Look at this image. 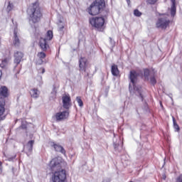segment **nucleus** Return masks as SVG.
<instances>
[{"mask_svg":"<svg viewBox=\"0 0 182 182\" xmlns=\"http://www.w3.org/2000/svg\"><path fill=\"white\" fill-rule=\"evenodd\" d=\"M140 76V74L137 71L132 70L129 72V90L130 93H134L136 96H138L139 99L143 102L144 100V94L143 93V89L140 86H137V78Z\"/></svg>","mask_w":182,"mask_h":182,"instance_id":"obj_1","label":"nucleus"},{"mask_svg":"<svg viewBox=\"0 0 182 182\" xmlns=\"http://www.w3.org/2000/svg\"><path fill=\"white\" fill-rule=\"evenodd\" d=\"M27 12L30 16V22L36 23L41 21L42 13H41V8H39L38 2H35L31 5L28 9Z\"/></svg>","mask_w":182,"mask_h":182,"instance_id":"obj_2","label":"nucleus"},{"mask_svg":"<svg viewBox=\"0 0 182 182\" xmlns=\"http://www.w3.org/2000/svg\"><path fill=\"white\" fill-rule=\"evenodd\" d=\"M105 8H106V1L105 0H95L87 9V11L90 15L95 16L102 14L105 11Z\"/></svg>","mask_w":182,"mask_h":182,"instance_id":"obj_3","label":"nucleus"},{"mask_svg":"<svg viewBox=\"0 0 182 182\" xmlns=\"http://www.w3.org/2000/svg\"><path fill=\"white\" fill-rule=\"evenodd\" d=\"M8 96H9L8 87L1 86L0 87V122L5 120V116H4V113H5V97H8Z\"/></svg>","mask_w":182,"mask_h":182,"instance_id":"obj_4","label":"nucleus"},{"mask_svg":"<svg viewBox=\"0 0 182 182\" xmlns=\"http://www.w3.org/2000/svg\"><path fill=\"white\" fill-rule=\"evenodd\" d=\"M23 60V53L21 51H16L14 53V72L16 73V75H19L21 73V69H22V64H21V62Z\"/></svg>","mask_w":182,"mask_h":182,"instance_id":"obj_5","label":"nucleus"},{"mask_svg":"<svg viewBox=\"0 0 182 182\" xmlns=\"http://www.w3.org/2000/svg\"><path fill=\"white\" fill-rule=\"evenodd\" d=\"M159 17L156 23V26L159 29H167L170 26V18H168V14H159Z\"/></svg>","mask_w":182,"mask_h":182,"instance_id":"obj_6","label":"nucleus"},{"mask_svg":"<svg viewBox=\"0 0 182 182\" xmlns=\"http://www.w3.org/2000/svg\"><path fill=\"white\" fill-rule=\"evenodd\" d=\"M52 39H53V31L50 30L47 31L45 38L42 37L40 38L39 46L41 50L46 52L48 49H49V44L48 43V41H52Z\"/></svg>","mask_w":182,"mask_h":182,"instance_id":"obj_7","label":"nucleus"},{"mask_svg":"<svg viewBox=\"0 0 182 182\" xmlns=\"http://www.w3.org/2000/svg\"><path fill=\"white\" fill-rule=\"evenodd\" d=\"M90 23L94 28H96L97 31L102 32L103 31V26H105V18L103 17H93L90 18Z\"/></svg>","mask_w":182,"mask_h":182,"instance_id":"obj_8","label":"nucleus"},{"mask_svg":"<svg viewBox=\"0 0 182 182\" xmlns=\"http://www.w3.org/2000/svg\"><path fill=\"white\" fill-rule=\"evenodd\" d=\"M53 182H65L66 180V171H55L52 178Z\"/></svg>","mask_w":182,"mask_h":182,"instance_id":"obj_9","label":"nucleus"},{"mask_svg":"<svg viewBox=\"0 0 182 182\" xmlns=\"http://www.w3.org/2000/svg\"><path fill=\"white\" fill-rule=\"evenodd\" d=\"M69 114H70L69 110L57 112L53 117V119H55L56 122H62V120H66V119L69 117Z\"/></svg>","mask_w":182,"mask_h":182,"instance_id":"obj_10","label":"nucleus"},{"mask_svg":"<svg viewBox=\"0 0 182 182\" xmlns=\"http://www.w3.org/2000/svg\"><path fill=\"white\" fill-rule=\"evenodd\" d=\"M63 100V107L65 109V110H69L70 107H72V99L70 98V95H65L62 97Z\"/></svg>","mask_w":182,"mask_h":182,"instance_id":"obj_11","label":"nucleus"},{"mask_svg":"<svg viewBox=\"0 0 182 182\" xmlns=\"http://www.w3.org/2000/svg\"><path fill=\"white\" fill-rule=\"evenodd\" d=\"M33 144H35V141L30 140L27 144L24 145L23 146V151L26 153V154H27L28 156L32 154V151L33 150Z\"/></svg>","mask_w":182,"mask_h":182,"instance_id":"obj_12","label":"nucleus"},{"mask_svg":"<svg viewBox=\"0 0 182 182\" xmlns=\"http://www.w3.org/2000/svg\"><path fill=\"white\" fill-rule=\"evenodd\" d=\"M60 163H62V159L55 157L50 162V168L53 171L56 167H60Z\"/></svg>","mask_w":182,"mask_h":182,"instance_id":"obj_13","label":"nucleus"},{"mask_svg":"<svg viewBox=\"0 0 182 182\" xmlns=\"http://www.w3.org/2000/svg\"><path fill=\"white\" fill-rule=\"evenodd\" d=\"M50 146L51 147H53L55 151L61 153V154H64V156L66 155V150H65V148H63V146H60V144H58L55 142H50Z\"/></svg>","mask_w":182,"mask_h":182,"instance_id":"obj_14","label":"nucleus"},{"mask_svg":"<svg viewBox=\"0 0 182 182\" xmlns=\"http://www.w3.org/2000/svg\"><path fill=\"white\" fill-rule=\"evenodd\" d=\"M80 70L86 72V68H87V59L86 58H81L79 60Z\"/></svg>","mask_w":182,"mask_h":182,"instance_id":"obj_15","label":"nucleus"},{"mask_svg":"<svg viewBox=\"0 0 182 182\" xmlns=\"http://www.w3.org/2000/svg\"><path fill=\"white\" fill-rule=\"evenodd\" d=\"M113 144H114V149L115 151H120V145L122 144V139H120V136H117L116 138V136L114 135V138L113 139Z\"/></svg>","mask_w":182,"mask_h":182,"instance_id":"obj_16","label":"nucleus"},{"mask_svg":"<svg viewBox=\"0 0 182 182\" xmlns=\"http://www.w3.org/2000/svg\"><path fill=\"white\" fill-rule=\"evenodd\" d=\"M30 95L33 99H38L41 95V92L36 88H33L30 90Z\"/></svg>","mask_w":182,"mask_h":182,"instance_id":"obj_17","label":"nucleus"},{"mask_svg":"<svg viewBox=\"0 0 182 182\" xmlns=\"http://www.w3.org/2000/svg\"><path fill=\"white\" fill-rule=\"evenodd\" d=\"M13 43L14 46H19L20 45V41H19V38L18 37V33L16 32V30H14V41Z\"/></svg>","mask_w":182,"mask_h":182,"instance_id":"obj_18","label":"nucleus"},{"mask_svg":"<svg viewBox=\"0 0 182 182\" xmlns=\"http://www.w3.org/2000/svg\"><path fill=\"white\" fill-rule=\"evenodd\" d=\"M111 72L112 76H119L120 72L119 71V68H117V65H112L111 68Z\"/></svg>","mask_w":182,"mask_h":182,"instance_id":"obj_19","label":"nucleus"},{"mask_svg":"<svg viewBox=\"0 0 182 182\" xmlns=\"http://www.w3.org/2000/svg\"><path fill=\"white\" fill-rule=\"evenodd\" d=\"M171 16H176V12L177 9L176 7V0H171Z\"/></svg>","mask_w":182,"mask_h":182,"instance_id":"obj_20","label":"nucleus"},{"mask_svg":"<svg viewBox=\"0 0 182 182\" xmlns=\"http://www.w3.org/2000/svg\"><path fill=\"white\" fill-rule=\"evenodd\" d=\"M149 76H150V70H149V68L144 69V77L145 80H149Z\"/></svg>","mask_w":182,"mask_h":182,"instance_id":"obj_21","label":"nucleus"},{"mask_svg":"<svg viewBox=\"0 0 182 182\" xmlns=\"http://www.w3.org/2000/svg\"><path fill=\"white\" fill-rule=\"evenodd\" d=\"M6 66H8V58H4L0 64V68L2 69H6Z\"/></svg>","mask_w":182,"mask_h":182,"instance_id":"obj_22","label":"nucleus"},{"mask_svg":"<svg viewBox=\"0 0 182 182\" xmlns=\"http://www.w3.org/2000/svg\"><path fill=\"white\" fill-rule=\"evenodd\" d=\"M172 119H173V127H174L176 132H180V127L177 124V122H176V118H174V117H173Z\"/></svg>","mask_w":182,"mask_h":182,"instance_id":"obj_23","label":"nucleus"},{"mask_svg":"<svg viewBox=\"0 0 182 182\" xmlns=\"http://www.w3.org/2000/svg\"><path fill=\"white\" fill-rule=\"evenodd\" d=\"M76 100L78 106H80V107H83V101L82 100V98L80 97H77Z\"/></svg>","mask_w":182,"mask_h":182,"instance_id":"obj_24","label":"nucleus"},{"mask_svg":"<svg viewBox=\"0 0 182 182\" xmlns=\"http://www.w3.org/2000/svg\"><path fill=\"white\" fill-rule=\"evenodd\" d=\"M12 9H14V4L11 1H9L6 11L7 12H11Z\"/></svg>","mask_w":182,"mask_h":182,"instance_id":"obj_25","label":"nucleus"},{"mask_svg":"<svg viewBox=\"0 0 182 182\" xmlns=\"http://www.w3.org/2000/svg\"><path fill=\"white\" fill-rule=\"evenodd\" d=\"M38 56L40 59H45L46 58V53L43 52H40L38 53Z\"/></svg>","mask_w":182,"mask_h":182,"instance_id":"obj_26","label":"nucleus"},{"mask_svg":"<svg viewBox=\"0 0 182 182\" xmlns=\"http://www.w3.org/2000/svg\"><path fill=\"white\" fill-rule=\"evenodd\" d=\"M150 82L154 86L156 83H157V80H156V77L154 75L150 77Z\"/></svg>","mask_w":182,"mask_h":182,"instance_id":"obj_27","label":"nucleus"},{"mask_svg":"<svg viewBox=\"0 0 182 182\" xmlns=\"http://www.w3.org/2000/svg\"><path fill=\"white\" fill-rule=\"evenodd\" d=\"M134 16L140 17V16L142 15V14L140 11H139V9H135L134 11Z\"/></svg>","mask_w":182,"mask_h":182,"instance_id":"obj_28","label":"nucleus"},{"mask_svg":"<svg viewBox=\"0 0 182 182\" xmlns=\"http://www.w3.org/2000/svg\"><path fill=\"white\" fill-rule=\"evenodd\" d=\"M63 29H65V26H61L60 27L58 28V31L60 32V35H63Z\"/></svg>","mask_w":182,"mask_h":182,"instance_id":"obj_29","label":"nucleus"},{"mask_svg":"<svg viewBox=\"0 0 182 182\" xmlns=\"http://www.w3.org/2000/svg\"><path fill=\"white\" fill-rule=\"evenodd\" d=\"M109 42H110V43H111V46H112V48L114 47V46L116 45V43H115L114 41L112 38H110V37H109Z\"/></svg>","mask_w":182,"mask_h":182,"instance_id":"obj_30","label":"nucleus"},{"mask_svg":"<svg viewBox=\"0 0 182 182\" xmlns=\"http://www.w3.org/2000/svg\"><path fill=\"white\" fill-rule=\"evenodd\" d=\"M26 123L25 122H21V125L20 126V129H23V130H25V129H26Z\"/></svg>","mask_w":182,"mask_h":182,"instance_id":"obj_31","label":"nucleus"},{"mask_svg":"<svg viewBox=\"0 0 182 182\" xmlns=\"http://www.w3.org/2000/svg\"><path fill=\"white\" fill-rule=\"evenodd\" d=\"M157 2V0H148V4H150V5H154Z\"/></svg>","mask_w":182,"mask_h":182,"instance_id":"obj_32","label":"nucleus"},{"mask_svg":"<svg viewBox=\"0 0 182 182\" xmlns=\"http://www.w3.org/2000/svg\"><path fill=\"white\" fill-rule=\"evenodd\" d=\"M16 158V156L9 157L8 161H14V160H15Z\"/></svg>","mask_w":182,"mask_h":182,"instance_id":"obj_33","label":"nucleus"},{"mask_svg":"<svg viewBox=\"0 0 182 182\" xmlns=\"http://www.w3.org/2000/svg\"><path fill=\"white\" fill-rule=\"evenodd\" d=\"M176 182H182V174H181L177 178Z\"/></svg>","mask_w":182,"mask_h":182,"instance_id":"obj_34","label":"nucleus"},{"mask_svg":"<svg viewBox=\"0 0 182 182\" xmlns=\"http://www.w3.org/2000/svg\"><path fill=\"white\" fill-rule=\"evenodd\" d=\"M109 14V10H105V14L103 15L104 18H107Z\"/></svg>","mask_w":182,"mask_h":182,"instance_id":"obj_35","label":"nucleus"},{"mask_svg":"<svg viewBox=\"0 0 182 182\" xmlns=\"http://www.w3.org/2000/svg\"><path fill=\"white\" fill-rule=\"evenodd\" d=\"M0 174H2V161H0Z\"/></svg>","mask_w":182,"mask_h":182,"instance_id":"obj_36","label":"nucleus"},{"mask_svg":"<svg viewBox=\"0 0 182 182\" xmlns=\"http://www.w3.org/2000/svg\"><path fill=\"white\" fill-rule=\"evenodd\" d=\"M102 182H110V178H106L102 181Z\"/></svg>","mask_w":182,"mask_h":182,"instance_id":"obj_37","label":"nucleus"},{"mask_svg":"<svg viewBox=\"0 0 182 182\" xmlns=\"http://www.w3.org/2000/svg\"><path fill=\"white\" fill-rule=\"evenodd\" d=\"M41 73L43 74L45 73V68H41Z\"/></svg>","mask_w":182,"mask_h":182,"instance_id":"obj_38","label":"nucleus"},{"mask_svg":"<svg viewBox=\"0 0 182 182\" xmlns=\"http://www.w3.org/2000/svg\"><path fill=\"white\" fill-rule=\"evenodd\" d=\"M2 77V70H0V79Z\"/></svg>","mask_w":182,"mask_h":182,"instance_id":"obj_39","label":"nucleus"},{"mask_svg":"<svg viewBox=\"0 0 182 182\" xmlns=\"http://www.w3.org/2000/svg\"><path fill=\"white\" fill-rule=\"evenodd\" d=\"M126 1L127 2L128 5H130V0H126Z\"/></svg>","mask_w":182,"mask_h":182,"instance_id":"obj_40","label":"nucleus"},{"mask_svg":"<svg viewBox=\"0 0 182 182\" xmlns=\"http://www.w3.org/2000/svg\"><path fill=\"white\" fill-rule=\"evenodd\" d=\"M160 106H161V107H163V104L161 103V102H160Z\"/></svg>","mask_w":182,"mask_h":182,"instance_id":"obj_41","label":"nucleus"},{"mask_svg":"<svg viewBox=\"0 0 182 182\" xmlns=\"http://www.w3.org/2000/svg\"><path fill=\"white\" fill-rule=\"evenodd\" d=\"M164 180H166V177H164Z\"/></svg>","mask_w":182,"mask_h":182,"instance_id":"obj_42","label":"nucleus"},{"mask_svg":"<svg viewBox=\"0 0 182 182\" xmlns=\"http://www.w3.org/2000/svg\"><path fill=\"white\" fill-rule=\"evenodd\" d=\"M164 180H166V177H164Z\"/></svg>","mask_w":182,"mask_h":182,"instance_id":"obj_43","label":"nucleus"}]
</instances>
